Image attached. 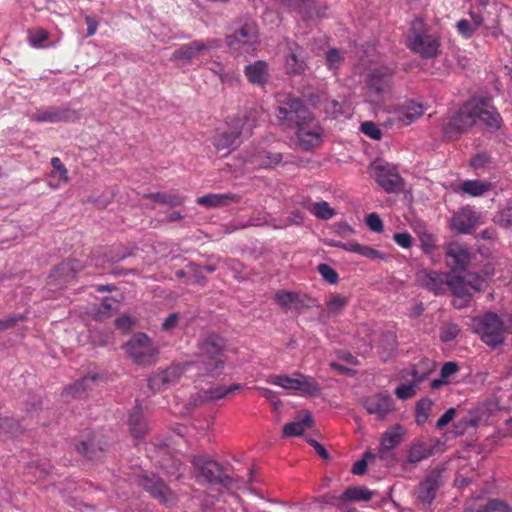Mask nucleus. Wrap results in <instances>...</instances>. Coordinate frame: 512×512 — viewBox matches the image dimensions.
Instances as JSON below:
<instances>
[{"instance_id":"nucleus-19","label":"nucleus","mask_w":512,"mask_h":512,"mask_svg":"<svg viewBox=\"0 0 512 512\" xmlns=\"http://www.w3.org/2000/svg\"><path fill=\"white\" fill-rule=\"evenodd\" d=\"M450 276V273L433 270H421L416 275L420 286L435 295H442L448 291Z\"/></svg>"},{"instance_id":"nucleus-61","label":"nucleus","mask_w":512,"mask_h":512,"mask_svg":"<svg viewBox=\"0 0 512 512\" xmlns=\"http://www.w3.org/2000/svg\"><path fill=\"white\" fill-rule=\"evenodd\" d=\"M393 240L402 248L409 249L413 245V238L408 232L395 233Z\"/></svg>"},{"instance_id":"nucleus-15","label":"nucleus","mask_w":512,"mask_h":512,"mask_svg":"<svg viewBox=\"0 0 512 512\" xmlns=\"http://www.w3.org/2000/svg\"><path fill=\"white\" fill-rule=\"evenodd\" d=\"M138 484L161 504L172 506L176 503L175 494L157 475L144 474L139 477Z\"/></svg>"},{"instance_id":"nucleus-35","label":"nucleus","mask_w":512,"mask_h":512,"mask_svg":"<svg viewBox=\"0 0 512 512\" xmlns=\"http://www.w3.org/2000/svg\"><path fill=\"white\" fill-rule=\"evenodd\" d=\"M404 428L400 424H396L387 431L381 437V450L390 451L399 445L403 440Z\"/></svg>"},{"instance_id":"nucleus-63","label":"nucleus","mask_w":512,"mask_h":512,"mask_svg":"<svg viewBox=\"0 0 512 512\" xmlns=\"http://www.w3.org/2000/svg\"><path fill=\"white\" fill-rule=\"evenodd\" d=\"M458 370V364L456 362L449 361L442 366L440 376L447 381V379L458 372Z\"/></svg>"},{"instance_id":"nucleus-47","label":"nucleus","mask_w":512,"mask_h":512,"mask_svg":"<svg viewBox=\"0 0 512 512\" xmlns=\"http://www.w3.org/2000/svg\"><path fill=\"white\" fill-rule=\"evenodd\" d=\"M95 376H86L76 381L72 386L66 389L68 394L76 397H81L86 393L88 389H91V385L95 382Z\"/></svg>"},{"instance_id":"nucleus-13","label":"nucleus","mask_w":512,"mask_h":512,"mask_svg":"<svg viewBox=\"0 0 512 512\" xmlns=\"http://www.w3.org/2000/svg\"><path fill=\"white\" fill-rule=\"evenodd\" d=\"M222 46L220 39L207 38L193 40L189 43L180 45L172 54V60H184L191 62L193 59L201 55H208L214 50H218Z\"/></svg>"},{"instance_id":"nucleus-6","label":"nucleus","mask_w":512,"mask_h":512,"mask_svg":"<svg viewBox=\"0 0 512 512\" xmlns=\"http://www.w3.org/2000/svg\"><path fill=\"white\" fill-rule=\"evenodd\" d=\"M394 70L388 66H380L370 71L366 80V95L372 104L379 105L391 94L393 89Z\"/></svg>"},{"instance_id":"nucleus-60","label":"nucleus","mask_w":512,"mask_h":512,"mask_svg":"<svg viewBox=\"0 0 512 512\" xmlns=\"http://www.w3.org/2000/svg\"><path fill=\"white\" fill-rule=\"evenodd\" d=\"M366 224L373 232L380 233L384 229L383 221L377 213H370L366 218Z\"/></svg>"},{"instance_id":"nucleus-5","label":"nucleus","mask_w":512,"mask_h":512,"mask_svg":"<svg viewBox=\"0 0 512 512\" xmlns=\"http://www.w3.org/2000/svg\"><path fill=\"white\" fill-rule=\"evenodd\" d=\"M282 159V153L273 150L264 142L252 143L240 154L243 165L251 169H273Z\"/></svg>"},{"instance_id":"nucleus-20","label":"nucleus","mask_w":512,"mask_h":512,"mask_svg":"<svg viewBox=\"0 0 512 512\" xmlns=\"http://www.w3.org/2000/svg\"><path fill=\"white\" fill-rule=\"evenodd\" d=\"M363 406L369 414L375 415L378 420L386 418L395 410L393 398L386 393H377L366 397Z\"/></svg>"},{"instance_id":"nucleus-7","label":"nucleus","mask_w":512,"mask_h":512,"mask_svg":"<svg viewBox=\"0 0 512 512\" xmlns=\"http://www.w3.org/2000/svg\"><path fill=\"white\" fill-rule=\"evenodd\" d=\"M192 465L195 478L199 483L221 485L223 487H229L233 483L232 477L227 475L222 466L214 460L197 456L193 457Z\"/></svg>"},{"instance_id":"nucleus-18","label":"nucleus","mask_w":512,"mask_h":512,"mask_svg":"<svg viewBox=\"0 0 512 512\" xmlns=\"http://www.w3.org/2000/svg\"><path fill=\"white\" fill-rule=\"evenodd\" d=\"M308 53L296 42H287V50L285 54V72L290 76H299L308 69Z\"/></svg>"},{"instance_id":"nucleus-49","label":"nucleus","mask_w":512,"mask_h":512,"mask_svg":"<svg viewBox=\"0 0 512 512\" xmlns=\"http://www.w3.org/2000/svg\"><path fill=\"white\" fill-rule=\"evenodd\" d=\"M27 33L29 44L35 48L42 47L43 43L49 39L48 31L41 27L30 29Z\"/></svg>"},{"instance_id":"nucleus-22","label":"nucleus","mask_w":512,"mask_h":512,"mask_svg":"<svg viewBox=\"0 0 512 512\" xmlns=\"http://www.w3.org/2000/svg\"><path fill=\"white\" fill-rule=\"evenodd\" d=\"M478 220L477 212L467 206L454 213L451 219V227L458 233L469 234L478 225Z\"/></svg>"},{"instance_id":"nucleus-50","label":"nucleus","mask_w":512,"mask_h":512,"mask_svg":"<svg viewBox=\"0 0 512 512\" xmlns=\"http://www.w3.org/2000/svg\"><path fill=\"white\" fill-rule=\"evenodd\" d=\"M76 447L77 450L88 459L96 458L97 453L103 451V447L100 445V442H98L96 445L94 440H89L87 442L82 441Z\"/></svg>"},{"instance_id":"nucleus-21","label":"nucleus","mask_w":512,"mask_h":512,"mask_svg":"<svg viewBox=\"0 0 512 512\" xmlns=\"http://www.w3.org/2000/svg\"><path fill=\"white\" fill-rule=\"evenodd\" d=\"M77 119H79L78 112L69 107L49 108L31 115V120L38 123L74 122Z\"/></svg>"},{"instance_id":"nucleus-36","label":"nucleus","mask_w":512,"mask_h":512,"mask_svg":"<svg viewBox=\"0 0 512 512\" xmlns=\"http://www.w3.org/2000/svg\"><path fill=\"white\" fill-rule=\"evenodd\" d=\"M492 185L489 182L481 180H465L455 191L462 192L472 197H479L488 192Z\"/></svg>"},{"instance_id":"nucleus-58","label":"nucleus","mask_w":512,"mask_h":512,"mask_svg":"<svg viewBox=\"0 0 512 512\" xmlns=\"http://www.w3.org/2000/svg\"><path fill=\"white\" fill-rule=\"evenodd\" d=\"M477 512H512V509L502 501L490 500L484 507L478 509Z\"/></svg>"},{"instance_id":"nucleus-11","label":"nucleus","mask_w":512,"mask_h":512,"mask_svg":"<svg viewBox=\"0 0 512 512\" xmlns=\"http://www.w3.org/2000/svg\"><path fill=\"white\" fill-rule=\"evenodd\" d=\"M292 129H295L299 146L305 151L319 147L323 141L324 130L312 112Z\"/></svg>"},{"instance_id":"nucleus-57","label":"nucleus","mask_w":512,"mask_h":512,"mask_svg":"<svg viewBox=\"0 0 512 512\" xmlns=\"http://www.w3.org/2000/svg\"><path fill=\"white\" fill-rule=\"evenodd\" d=\"M51 166L53 167V172H52V175H54V173H57L58 176H59V180L63 183H68L69 182V176H68V170L67 168L63 165L62 161L60 158L58 157H53L51 159Z\"/></svg>"},{"instance_id":"nucleus-55","label":"nucleus","mask_w":512,"mask_h":512,"mask_svg":"<svg viewBox=\"0 0 512 512\" xmlns=\"http://www.w3.org/2000/svg\"><path fill=\"white\" fill-rule=\"evenodd\" d=\"M317 269L322 278L329 284H336L338 282L339 275L329 264L321 263Z\"/></svg>"},{"instance_id":"nucleus-38","label":"nucleus","mask_w":512,"mask_h":512,"mask_svg":"<svg viewBox=\"0 0 512 512\" xmlns=\"http://www.w3.org/2000/svg\"><path fill=\"white\" fill-rule=\"evenodd\" d=\"M470 19H460L456 23V30L465 39H470L475 31L480 28L481 17L475 16L472 10L469 11Z\"/></svg>"},{"instance_id":"nucleus-12","label":"nucleus","mask_w":512,"mask_h":512,"mask_svg":"<svg viewBox=\"0 0 512 512\" xmlns=\"http://www.w3.org/2000/svg\"><path fill=\"white\" fill-rule=\"evenodd\" d=\"M422 22H414L408 35L410 49L419 53L424 58H433L439 52L440 43L438 39L422 30Z\"/></svg>"},{"instance_id":"nucleus-17","label":"nucleus","mask_w":512,"mask_h":512,"mask_svg":"<svg viewBox=\"0 0 512 512\" xmlns=\"http://www.w3.org/2000/svg\"><path fill=\"white\" fill-rule=\"evenodd\" d=\"M256 33L252 26L243 25L232 35L227 36L229 49L236 56L249 55L256 49Z\"/></svg>"},{"instance_id":"nucleus-41","label":"nucleus","mask_w":512,"mask_h":512,"mask_svg":"<svg viewBox=\"0 0 512 512\" xmlns=\"http://www.w3.org/2000/svg\"><path fill=\"white\" fill-rule=\"evenodd\" d=\"M304 207L321 220H329L335 215L334 209L326 201L309 203Z\"/></svg>"},{"instance_id":"nucleus-28","label":"nucleus","mask_w":512,"mask_h":512,"mask_svg":"<svg viewBox=\"0 0 512 512\" xmlns=\"http://www.w3.org/2000/svg\"><path fill=\"white\" fill-rule=\"evenodd\" d=\"M240 195L234 193H210L197 198V203L207 208H219L238 203Z\"/></svg>"},{"instance_id":"nucleus-3","label":"nucleus","mask_w":512,"mask_h":512,"mask_svg":"<svg viewBox=\"0 0 512 512\" xmlns=\"http://www.w3.org/2000/svg\"><path fill=\"white\" fill-rule=\"evenodd\" d=\"M472 330L482 342L492 348L502 344L507 333L503 320L494 312H486L473 318Z\"/></svg>"},{"instance_id":"nucleus-4","label":"nucleus","mask_w":512,"mask_h":512,"mask_svg":"<svg viewBox=\"0 0 512 512\" xmlns=\"http://www.w3.org/2000/svg\"><path fill=\"white\" fill-rule=\"evenodd\" d=\"M311 111L302 99L287 93L276 96L275 115L279 123L285 128L292 129L300 121H303Z\"/></svg>"},{"instance_id":"nucleus-52","label":"nucleus","mask_w":512,"mask_h":512,"mask_svg":"<svg viewBox=\"0 0 512 512\" xmlns=\"http://www.w3.org/2000/svg\"><path fill=\"white\" fill-rule=\"evenodd\" d=\"M326 65L329 70H337L343 63L344 57L340 50L336 48H330L326 52Z\"/></svg>"},{"instance_id":"nucleus-54","label":"nucleus","mask_w":512,"mask_h":512,"mask_svg":"<svg viewBox=\"0 0 512 512\" xmlns=\"http://www.w3.org/2000/svg\"><path fill=\"white\" fill-rule=\"evenodd\" d=\"M461 329L457 324L447 323L441 327L440 339L443 342L454 340L460 333Z\"/></svg>"},{"instance_id":"nucleus-59","label":"nucleus","mask_w":512,"mask_h":512,"mask_svg":"<svg viewBox=\"0 0 512 512\" xmlns=\"http://www.w3.org/2000/svg\"><path fill=\"white\" fill-rule=\"evenodd\" d=\"M361 131L368 137L374 140L381 139L382 132L381 130L376 126L375 123L371 121H366L361 124Z\"/></svg>"},{"instance_id":"nucleus-1","label":"nucleus","mask_w":512,"mask_h":512,"mask_svg":"<svg viewBox=\"0 0 512 512\" xmlns=\"http://www.w3.org/2000/svg\"><path fill=\"white\" fill-rule=\"evenodd\" d=\"M224 346L223 338L216 334H210L198 343L197 361L193 362L197 378L222 374L225 366Z\"/></svg>"},{"instance_id":"nucleus-62","label":"nucleus","mask_w":512,"mask_h":512,"mask_svg":"<svg viewBox=\"0 0 512 512\" xmlns=\"http://www.w3.org/2000/svg\"><path fill=\"white\" fill-rule=\"evenodd\" d=\"M490 162V156L487 153H479L475 155L470 164L474 169L484 168Z\"/></svg>"},{"instance_id":"nucleus-10","label":"nucleus","mask_w":512,"mask_h":512,"mask_svg":"<svg viewBox=\"0 0 512 512\" xmlns=\"http://www.w3.org/2000/svg\"><path fill=\"white\" fill-rule=\"evenodd\" d=\"M126 352L138 365H151L158 353V346L145 333L134 334L125 345Z\"/></svg>"},{"instance_id":"nucleus-51","label":"nucleus","mask_w":512,"mask_h":512,"mask_svg":"<svg viewBox=\"0 0 512 512\" xmlns=\"http://www.w3.org/2000/svg\"><path fill=\"white\" fill-rule=\"evenodd\" d=\"M276 302L284 310H289L292 304L298 300V294L285 290L278 291L275 295Z\"/></svg>"},{"instance_id":"nucleus-8","label":"nucleus","mask_w":512,"mask_h":512,"mask_svg":"<svg viewBox=\"0 0 512 512\" xmlns=\"http://www.w3.org/2000/svg\"><path fill=\"white\" fill-rule=\"evenodd\" d=\"M266 381L287 390L298 391L302 396H317L321 392L319 383L313 377L299 372L292 375H270Z\"/></svg>"},{"instance_id":"nucleus-27","label":"nucleus","mask_w":512,"mask_h":512,"mask_svg":"<svg viewBox=\"0 0 512 512\" xmlns=\"http://www.w3.org/2000/svg\"><path fill=\"white\" fill-rule=\"evenodd\" d=\"M475 16L481 17L480 27H483L487 31H491L493 35H496L497 28L499 25V13L495 5L488 6L482 4L477 9H471Z\"/></svg>"},{"instance_id":"nucleus-53","label":"nucleus","mask_w":512,"mask_h":512,"mask_svg":"<svg viewBox=\"0 0 512 512\" xmlns=\"http://www.w3.org/2000/svg\"><path fill=\"white\" fill-rule=\"evenodd\" d=\"M462 279H465V282L472 293L480 292L485 289L486 280L477 274L468 273L462 277Z\"/></svg>"},{"instance_id":"nucleus-40","label":"nucleus","mask_w":512,"mask_h":512,"mask_svg":"<svg viewBox=\"0 0 512 512\" xmlns=\"http://www.w3.org/2000/svg\"><path fill=\"white\" fill-rule=\"evenodd\" d=\"M373 492L366 487H348L339 497L342 501H369L372 499Z\"/></svg>"},{"instance_id":"nucleus-34","label":"nucleus","mask_w":512,"mask_h":512,"mask_svg":"<svg viewBox=\"0 0 512 512\" xmlns=\"http://www.w3.org/2000/svg\"><path fill=\"white\" fill-rule=\"evenodd\" d=\"M433 447L423 440H415L408 450L407 461L416 464L431 456Z\"/></svg>"},{"instance_id":"nucleus-25","label":"nucleus","mask_w":512,"mask_h":512,"mask_svg":"<svg viewBox=\"0 0 512 512\" xmlns=\"http://www.w3.org/2000/svg\"><path fill=\"white\" fill-rule=\"evenodd\" d=\"M445 259L452 270H465L470 262V253L458 244H450L446 249Z\"/></svg>"},{"instance_id":"nucleus-16","label":"nucleus","mask_w":512,"mask_h":512,"mask_svg":"<svg viewBox=\"0 0 512 512\" xmlns=\"http://www.w3.org/2000/svg\"><path fill=\"white\" fill-rule=\"evenodd\" d=\"M372 169L375 181L385 192L399 193L404 189V180L395 166L376 163Z\"/></svg>"},{"instance_id":"nucleus-39","label":"nucleus","mask_w":512,"mask_h":512,"mask_svg":"<svg viewBox=\"0 0 512 512\" xmlns=\"http://www.w3.org/2000/svg\"><path fill=\"white\" fill-rule=\"evenodd\" d=\"M421 243V249L425 254H432L436 248V237L430 233L424 225H417L414 228Z\"/></svg>"},{"instance_id":"nucleus-45","label":"nucleus","mask_w":512,"mask_h":512,"mask_svg":"<svg viewBox=\"0 0 512 512\" xmlns=\"http://www.w3.org/2000/svg\"><path fill=\"white\" fill-rule=\"evenodd\" d=\"M454 296L460 297H472L473 293L470 288L467 286L465 279H462L460 276L452 275L449 280V289Z\"/></svg>"},{"instance_id":"nucleus-33","label":"nucleus","mask_w":512,"mask_h":512,"mask_svg":"<svg viewBox=\"0 0 512 512\" xmlns=\"http://www.w3.org/2000/svg\"><path fill=\"white\" fill-rule=\"evenodd\" d=\"M313 425V419L309 412L304 411L300 414L296 421L287 423L283 427V435L286 437L300 436L304 431Z\"/></svg>"},{"instance_id":"nucleus-64","label":"nucleus","mask_w":512,"mask_h":512,"mask_svg":"<svg viewBox=\"0 0 512 512\" xmlns=\"http://www.w3.org/2000/svg\"><path fill=\"white\" fill-rule=\"evenodd\" d=\"M456 409L449 408L438 420L436 423V427L438 429H443L446 427L455 417Z\"/></svg>"},{"instance_id":"nucleus-26","label":"nucleus","mask_w":512,"mask_h":512,"mask_svg":"<svg viewBox=\"0 0 512 512\" xmlns=\"http://www.w3.org/2000/svg\"><path fill=\"white\" fill-rule=\"evenodd\" d=\"M440 487V477L431 473L421 481L417 487V498L423 503L430 505L434 500L436 493Z\"/></svg>"},{"instance_id":"nucleus-32","label":"nucleus","mask_w":512,"mask_h":512,"mask_svg":"<svg viewBox=\"0 0 512 512\" xmlns=\"http://www.w3.org/2000/svg\"><path fill=\"white\" fill-rule=\"evenodd\" d=\"M245 76L248 81L254 85L263 86L268 79V66L264 61H256L245 67Z\"/></svg>"},{"instance_id":"nucleus-24","label":"nucleus","mask_w":512,"mask_h":512,"mask_svg":"<svg viewBox=\"0 0 512 512\" xmlns=\"http://www.w3.org/2000/svg\"><path fill=\"white\" fill-rule=\"evenodd\" d=\"M424 111L425 108L421 103L407 100L396 107L394 115L400 124L407 126L420 118Z\"/></svg>"},{"instance_id":"nucleus-37","label":"nucleus","mask_w":512,"mask_h":512,"mask_svg":"<svg viewBox=\"0 0 512 512\" xmlns=\"http://www.w3.org/2000/svg\"><path fill=\"white\" fill-rule=\"evenodd\" d=\"M82 269L83 265L79 260L68 259L57 266L55 269V274L57 277L61 278L63 282H68L73 279Z\"/></svg>"},{"instance_id":"nucleus-56","label":"nucleus","mask_w":512,"mask_h":512,"mask_svg":"<svg viewBox=\"0 0 512 512\" xmlns=\"http://www.w3.org/2000/svg\"><path fill=\"white\" fill-rule=\"evenodd\" d=\"M2 432L11 435L22 433L20 424L16 420L8 417L0 418V434Z\"/></svg>"},{"instance_id":"nucleus-31","label":"nucleus","mask_w":512,"mask_h":512,"mask_svg":"<svg viewBox=\"0 0 512 512\" xmlns=\"http://www.w3.org/2000/svg\"><path fill=\"white\" fill-rule=\"evenodd\" d=\"M399 379L402 381V383L398 385L394 390L395 396L400 400H408L413 398L417 394L420 383L403 371H400Z\"/></svg>"},{"instance_id":"nucleus-29","label":"nucleus","mask_w":512,"mask_h":512,"mask_svg":"<svg viewBox=\"0 0 512 512\" xmlns=\"http://www.w3.org/2000/svg\"><path fill=\"white\" fill-rule=\"evenodd\" d=\"M283 2L304 20H311L321 16L315 0H283Z\"/></svg>"},{"instance_id":"nucleus-42","label":"nucleus","mask_w":512,"mask_h":512,"mask_svg":"<svg viewBox=\"0 0 512 512\" xmlns=\"http://www.w3.org/2000/svg\"><path fill=\"white\" fill-rule=\"evenodd\" d=\"M241 388L242 386L240 384H232L229 387L217 385L205 390L204 394L207 400H220L232 392L240 390Z\"/></svg>"},{"instance_id":"nucleus-46","label":"nucleus","mask_w":512,"mask_h":512,"mask_svg":"<svg viewBox=\"0 0 512 512\" xmlns=\"http://www.w3.org/2000/svg\"><path fill=\"white\" fill-rule=\"evenodd\" d=\"M351 247L353 253L359 254L371 260H385L387 258L385 253L376 250L370 246L362 245L357 241H354V245Z\"/></svg>"},{"instance_id":"nucleus-14","label":"nucleus","mask_w":512,"mask_h":512,"mask_svg":"<svg viewBox=\"0 0 512 512\" xmlns=\"http://www.w3.org/2000/svg\"><path fill=\"white\" fill-rule=\"evenodd\" d=\"M194 368L193 362L178 363L154 373L148 379V386L153 392H159L178 383L184 372Z\"/></svg>"},{"instance_id":"nucleus-30","label":"nucleus","mask_w":512,"mask_h":512,"mask_svg":"<svg viewBox=\"0 0 512 512\" xmlns=\"http://www.w3.org/2000/svg\"><path fill=\"white\" fill-rule=\"evenodd\" d=\"M435 367L436 364L433 360L424 357L409 369H403L402 371L421 384L435 370Z\"/></svg>"},{"instance_id":"nucleus-43","label":"nucleus","mask_w":512,"mask_h":512,"mask_svg":"<svg viewBox=\"0 0 512 512\" xmlns=\"http://www.w3.org/2000/svg\"><path fill=\"white\" fill-rule=\"evenodd\" d=\"M349 303V298L341 294H330L327 301L326 307L330 314L338 315L343 312Z\"/></svg>"},{"instance_id":"nucleus-2","label":"nucleus","mask_w":512,"mask_h":512,"mask_svg":"<svg viewBox=\"0 0 512 512\" xmlns=\"http://www.w3.org/2000/svg\"><path fill=\"white\" fill-rule=\"evenodd\" d=\"M229 128L217 133L213 138V145L217 151L235 149L240 144L241 137H249L255 126L254 120L247 114L236 115L227 122Z\"/></svg>"},{"instance_id":"nucleus-48","label":"nucleus","mask_w":512,"mask_h":512,"mask_svg":"<svg viewBox=\"0 0 512 512\" xmlns=\"http://www.w3.org/2000/svg\"><path fill=\"white\" fill-rule=\"evenodd\" d=\"M145 197L150 198L156 202L166 204L169 207L181 205L184 201V199L181 196L164 194V193H159V192L147 194V195H145Z\"/></svg>"},{"instance_id":"nucleus-23","label":"nucleus","mask_w":512,"mask_h":512,"mask_svg":"<svg viewBox=\"0 0 512 512\" xmlns=\"http://www.w3.org/2000/svg\"><path fill=\"white\" fill-rule=\"evenodd\" d=\"M475 110H477L475 119L480 120L488 130L497 131L502 125V117L494 108L488 106L484 100H475Z\"/></svg>"},{"instance_id":"nucleus-9","label":"nucleus","mask_w":512,"mask_h":512,"mask_svg":"<svg viewBox=\"0 0 512 512\" xmlns=\"http://www.w3.org/2000/svg\"><path fill=\"white\" fill-rule=\"evenodd\" d=\"M475 100L464 103L458 111L442 126L443 133L448 139H455L472 128L475 123Z\"/></svg>"},{"instance_id":"nucleus-44","label":"nucleus","mask_w":512,"mask_h":512,"mask_svg":"<svg viewBox=\"0 0 512 512\" xmlns=\"http://www.w3.org/2000/svg\"><path fill=\"white\" fill-rule=\"evenodd\" d=\"M129 426L132 435L135 438L143 437L147 432V424L143 420L142 414L140 411H134L129 416Z\"/></svg>"}]
</instances>
